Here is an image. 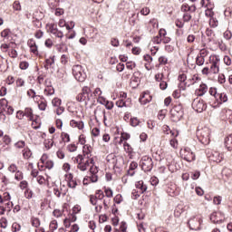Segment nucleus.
Segmentation results:
<instances>
[{"mask_svg": "<svg viewBox=\"0 0 232 232\" xmlns=\"http://www.w3.org/2000/svg\"><path fill=\"white\" fill-rule=\"evenodd\" d=\"M63 188H66V186L62 185L60 188L57 186L53 187V195H55V197H57V198H61V195L63 197H66V193H67L68 189L63 190Z\"/></svg>", "mask_w": 232, "mask_h": 232, "instance_id": "obj_13", "label": "nucleus"}, {"mask_svg": "<svg viewBox=\"0 0 232 232\" xmlns=\"http://www.w3.org/2000/svg\"><path fill=\"white\" fill-rule=\"evenodd\" d=\"M79 184H81V180L75 179H72V181H70L69 183H67V186L71 189H75V188H77V186H79Z\"/></svg>", "mask_w": 232, "mask_h": 232, "instance_id": "obj_36", "label": "nucleus"}, {"mask_svg": "<svg viewBox=\"0 0 232 232\" xmlns=\"http://www.w3.org/2000/svg\"><path fill=\"white\" fill-rule=\"evenodd\" d=\"M92 151H93V148H92L90 145H84L82 150V157H85V159H93L92 158Z\"/></svg>", "mask_w": 232, "mask_h": 232, "instance_id": "obj_19", "label": "nucleus"}, {"mask_svg": "<svg viewBox=\"0 0 232 232\" xmlns=\"http://www.w3.org/2000/svg\"><path fill=\"white\" fill-rule=\"evenodd\" d=\"M29 66H30V63L26 61H23L19 64V67H20L21 70H28Z\"/></svg>", "mask_w": 232, "mask_h": 232, "instance_id": "obj_57", "label": "nucleus"}, {"mask_svg": "<svg viewBox=\"0 0 232 232\" xmlns=\"http://www.w3.org/2000/svg\"><path fill=\"white\" fill-rule=\"evenodd\" d=\"M67 150L70 151V153H73L77 151V145H75L74 143L69 144L67 146Z\"/></svg>", "mask_w": 232, "mask_h": 232, "instance_id": "obj_59", "label": "nucleus"}, {"mask_svg": "<svg viewBox=\"0 0 232 232\" xmlns=\"http://www.w3.org/2000/svg\"><path fill=\"white\" fill-rule=\"evenodd\" d=\"M72 160L74 164H77V169H80V171H86V169L90 168V165L94 162L93 159L85 158L82 154L72 158Z\"/></svg>", "mask_w": 232, "mask_h": 232, "instance_id": "obj_2", "label": "nucleus"}, {"mask_svg": "<svg viewBox=\"0 0 232 232\" xmlns=\"http://www.w3.org/2000/svg\"><path fill=\"white\" fill-rule=\"evenodd\" d=\"M224 144L228 151H232V134H229L225 138Z\"/></svg>", "mask_w": 232, "mask_h": 232, "instance_id": "obj_21", "label": "nucleus"}, {"mask_svg": "<svg viewBox=\"0 0 232 232\" xmlns=\"http://www.w3.org/2000/svg\"><path fill=\"white\" fill-rule=\"evenodd\" d=\"M15 180H23V171L17 170L14 175Z\"/></svg>", "mask_w": 232, "mask_h": 232, "instance_id": "obj_62", "label": "nucleus"}, {"mask_svg": "<svg viewBox=\"0 0 232 232\" xmlns=\"http://www.w3.org/2000/svg\"><path fill=\"white\" fill-rule=\"evenodd\" d=\"M107 160L110 162L111 160V163L113 164L114 168L117 166V157H115L114 154H110L107 156Z\"/></svg>", "mask_w": 232, "mask_h": 232, "instance_id": "obj_44", "label": "nucleus"}, {"mask_svg": "<svg viewBox=\"0 0 232 232\" xmlns=\"http://www.w3.org/2000/svg\"><path fill=\"white\" fill-rule=\"evenodd\" d=\"M208 93L209 95H211V97H214V99H217V96L218 95V92H217V88L215 87H211L208 90Z\"/></svg>", "mask_w": 232, "mask_h": 232, "instance_id": "obj_50", "label": "nucleus"}, {"mask_svg": "<svg viewBox=\"0 0 232 232\" xmlns=\"http://www.w3.org/2000/svg\"><path fill=\"white\" fill-rule=\"evenodd\" d=\"M136 168H139V164L136 161H132L130 164L129 170H128V175H130V177H133L135 175Z\"/></svg>", "mask_w": 232, "mask_h": 232, "instance_id": "obj_25", "label": "nucleus"}, {"mask_svg": "<svg viewBox=\"0 0 232 232\" xmlns=\"http://www.w3.org/2000/svg\"><path fill=\"white\" fill-rule=\"evenodd\" d=\"M158 61L160 66H166L168 64V57L166 56H160Z\"/></svg>", "mask_w": 232, "mask_h": 232, "instance_id": "obj_43", "label": "nucleus"}, {"mask_svg": "<svg viewBox=\"0 0 232 232\" xmlns=\"http://www.w3.org/2000/svg\"><path fill=\"white\" fill-rule=\"evenodd\" d=\"M24 115V117H27L29 121H34V110H32V108H25Z\"/></svg>", "mask_w": 232, "mask_h": 232, "instance_id": "obj_30", "label": "nucleus"}, {"mask_svg": "<svg viewBox=\"0 0 232 232\" xmlns=\"http://www.w3.org/2000/svg\"><path fill=\"white\" fill-rule=\"evenodd\" d=\"M12 231L14 232L21 231V225H19L18 223H13Z\"/></svg>", "mask_w": 232, "mask_h": 232, "instance_id": "obj_64", "label": "nucleus"}, {"mask_svg": "<svg viewBox=\"0 0 232 232\" xmlns=\"http://www.w3.org/2000/svg\"><path fill=\"white\" fill-rule=\"evenodd\" d=\"M200 5L203 8H208L209 10H213V8H215V5L211 3V0H201Z\"/></svg>", "mask_w": 232, "mask_h": 232, "instance_id": "obj_27", "label": "nucleus"}, {"mask_svg": "<svg viewBox=\"0 0 232 232\" xmlns=\"http://www.w3.org/2000/svg\"><path fill=\"white\" fill-rule=\"evenodd\" d=\"M62 102H63V101H61V99H59V98H53L52 101V104H53V106H54V108L61 106Z\"/></svg>", "mask_w": 232, "mask_h": 232, "instance_id": "obj_52", "label": "nucleus"}, {"mask_svg": "<svg viewBox=\"0 0 232 232\" xmlns=\"http://www.w3.org/2000/svg\"><path fill=\"white\" fill-rule=\"evenodd\" d=\"M63 142H70V134L66 132H62L61 134Z\"/></svg>", "mask_w": 232, "mask_h": 232, "instance_id": "obj_56", "label": "nucleus"}, {"mask_svg": "<svg viewBox=\"0 0 232 232\" xmlns=\"http://www.w3.org/2000/svg\"><path fill=\"white\" fill-rule=\"evenodd\" d=\"M92 97H93V94H92V89L85 86L82 88V92L76 96V101H78V102H85V104H87L88 102L92 100Z\"/></svg>", "mask_w": 232, "mask_h": 232, "instance_id": "obj_3", "label": "nucleus"}, {"mask_svg": "<svg viewBox=\"0 0 232 232\" xmlns=\"http://www.w3.org/2000/svg\"><path fill=\"white\" fill-rule=\"evenodd\" d=\"M44 167L46 168V169H52L53 168V161L50 160H46L44 163Z\"/></svg>", "mask_w": 232, "mask_h": 232, "instance_id": "obj_63", "label": "nucleus"}, {"mask_svg": "<svg viewBox=\"0 0 232 232\" xmlns=\"http://www.w3.org/2000/svg\"><path fill=\"white\" fill-rule=\"evenodd\" d=\"M221 117H223V119H231L232 110L227 108L222 109Z\"/></svg>", "mask_w": 232, "mask_h": 232, "instance_id": "obj_28", "label": "nucleus"}, {"mask_svg": "<svg viewBox=\"0 0 232 232\" xmlns=\"http://www.w3.org/2000/svg\"><path fill=\"white\" fill-rule=\"evenodd\" d=\"M216 101L218 102V104H224V102H227V94H226V92L218 93Z\"/></svg>", "mask_w": 232, "mask_h": 232, "instance_id": "obj_20", "label": "nucleus"}, {"mask_svg": "<svg viewBox=\"0 0 232 232\" xmlns=\"http://www.w3.org/2000/svg\"><path fill=\"white\" fill-rule=\"evenodd\" d=\"M46 106H48V105H47L46 102H44V101H41L38 103V108H39V110H41V111H44V110H46Z\"/></svg>", "mask_w": 232, "mask_h": 232, "instance_id": "obj_61", "label": "nucleus"}, {"mask_svg": "<svg viewBox=\"0 0 232 232\" xmlns=\"http://www.w3.org/2000/svg\"><path fill=\"white\" fill-rule=\"evenodd\" d=\"M198 97H204L208 93V85L206 83H201L198 89L196 91Z\"/></svg>", "mask_w": 232, "mask_h": 232, "instance_id": "obj_17", "label": "nucleus"}, {"mask_svg": "<svg viewBox=\"0 0 232 232\" xmlns=\"http://www.w3.org/2000/svg\"><path fill=\"white\" fill-rule=\"evenodd\" d=\"M53 64H55V56H50L49 58H47V59L45 60V64H44L45 70H49L50 67H51Z\"/></svg>", "mask_w": 232, "mask_h": 232, "instance_id": "obj_29", "label": "nucleus"}, {"mask_svg": "<svg viewBox=\"0 0 232 232\" xmlns=\"http://www.w3.org/2000/svg\"><path fill=\"white\" fill-rule=\"evenodd\" d=\"M90 202L92 206H96L95 207L96 213H101L102 211V204L99 203L95 195L90 196Z\"/></svg>", "mask_w": 232, "mask_h": 232, "instance_id": "obj_14", "label": "nucleus"}, {"mask_svg": "<svg viewBox=\"0 0 232 232\" xmlns=\"http://www.w3.org/2000/svg\"><path fill=\"white\" fill-rule=\"evenodd\" d=\"M209 159L213 162H217V164H220V162H222V155H220L218 152L212 153V155L209 156Z\"/></svg>", "mask_w": 232, "mask_h": 232, "instance_id": "obj_23", "label": "nucleus"}, {"mask_svg": "<svg viewBox=\"0 0 232 232\" xmlns=\"http://www.w3.org/2000/svg\"><path fill=\"white\" fill-rule=\"evenodd\" d=\"M130 137H131V136L130 135V133H127V132L121 133V140H120V144H121V142H122L123 140H130Z\"/></svg>", "mask_w": 232, "mask_h": 232, "instance_id": "obj_55", "label": "nucleus"}, {"mask_svg": "<svg viewBox=\"0 0 232 232\" xmlns=\"http://www.w3.org/2000/svg\"><path fill=\"white\" fill-rule=\"evenodd\" d=\"M209 26H211V28H217V26H218V20L215 17L210 18Z\"/></svg>", "mask_w": 232, "mask_h": 232, "instance_id": "obj_47", "label": "nucleus"}, {"mask_svg": "<svg viewBox=\"0 0 232 232\" xmlns=\"http://www.w3.org/2000/svg\"><path fill=\"white\" fill-rule=\"evenodd\" d=\"M151 94H150V91H146L142 92V94L140 97V104H148V102H151Z\"/></svg>", "mask_w": 232, "mask_h": 232, "instance_id": "obj_15", "label": "nucleus"}, {"mask_svg": "<svg viewBox=\"0 0 232 232\" xmlns=\"http://www.w3.org/2000/svg\"><path fill=\"white\" fill-rule=\"evenodd\" d=\"M181 158L187 162H193L195 160V153L189 149V147H185L180 150Z\"/></svg>", "mask_w": 232, "mask_h": 232, "instance_id": "obj_8", "label": "nucleus"}, {"mask_svg": "<svg viewBox=\"0 0 232 232\" xmlns=\"http://www.w3.org/2000/svg\"><path fill=\"white\" fill-rule=\"evenodd\" d=\"M104 193L107 198H111L113 197V190L110 188L104 187Z\"/></svg>", "mask_w": 232, "mask_h": 232, "instance_id": "obj_42", "label": "nucleus"}, {"mask_svg": "<svg viewBox=\"0 0 232 232\" xmlns=\"http://www.w3.org/2000/svg\"><path fill=\"white\" fill-rule=\"evenodd\" d=\"M208 54H209V52L208 50L202 49V50H200V52L198 54V56L201 57L202 59H206Z\"/></svg>", "mask_w": 232, "mask_h": 232, "instance_id": "obj_49", "label": "nucleus"}, {"mask_svg": "<svg viewBox=\"0 0 232 232\" xmlns=\"http://www.w3.org/2000/svg\"><path fill=\"white\" fill-rule=\"evenodd\" d=\"M170 115H171V120L173 122H179L182 117H184V111L182 110V105H175L171 110H170Z\"/></svg>", "mask_w": 232, "mask_h": 232, "instance_id": "obj_6", "label": "nucleus"}, {"mask_svg": "<svg viewBox=\"0 0 232 232\" xmlns=\"http://www.w3.org/2000/svg\"><path fill=\"white\" fill-rule=\"evenodd\" d=\"M196 135L198 137V141L204 146H208L209 142H211V129L208 127L198 128Z\"/></svg>", "mask_w": 232, "mask_h": 232, "instance_id": "obj_1", "label": "nucleus"}, {"mask_svg": "<svg viewBox=\"0 0 232 232\" xmlns=\"http://www.w3.org/2000/svg\"><path fill=\"white\" fill-rule=\"evenodd\" d=\"M7 169H8V171H10V173H16L17 165H15V163H12L11 165H9Z\"/></svg>", "mask_w": 232, "mask_h": 232, "instance_id": "obj_60", "label": "nucleus"}, {"mask_svg": "<svg viewBox=\"0 0 232 232\" xmlns=\"http://www.w3.org/2000/svg\"><path fill=\"white\" fill-rule=\"evenodd\" d=\"M27 45L30 48L31 53L34 54L35 56L39 55V47L37 46L35 40H34L33 38L29 39L27 41Z\"/></svg>", "mask_w": 232, "mask_h": 232, "instance_id": "obj_12", "label": "nucleus"}, {"mask_svg": "<svg viewBox=\"0 0 232 232\" xmlns=\"http://www.w3.org/2000/svg\"><path fill=\"white\" fill-rule=\"evenodd\" d=\"M140 124V121L138 118H130V126H133V128L139 126Z\"/></svg>", "mask_w": 232, "mask_h": 232, "instance_id": "obj_53", "label": "nucleus"}, {"mask_svg": "<svg viewBox=\"0 0 232 232\" xmlns=\"http://www.w3.org/2000/svg\"><path fill=\"white\" fill-rule=\"evenodd\" d=\"M93 164L94 162L89 166L90 173L92 175H97V173H99V169H97V166H94Z\"/></svg>", "mask_w": 232, "mask_h": 232, "instance_id": "obj_48", "label": "nucleus"}, {"mask_svg": "<svg viewBox=\"0 0 232 232\" xmlns=\"http://www.w3.org/2000/svg\"><path fill=\"white\" fill-rule=\"evenodd\" d=\"M70 126H72V128H78V130H83L84 122L83 121H77L75 120H72L70 121Z\"/></svg>", "mask_w": 232, "mask_h": 232, "instance_id": "obj_24", "label": "nucleus"}, {"mask_svg": "<svg viewBox=\"0 0 232 232\" xmlns=\"http://www.w3.org/2000/svg\"><path fill=\"white\" fill-rule=\"evenodd\" d=\"M192 19L191 14L184 13L183 14V23H189Z\"/></svg>", "mask_w": 232, "mask_h": 232, "instance_id": "obj_51", "label": "nucleus"}, {"mask_svg": "<svg viewBox=\"0 0 232 232\" xmlns=\"http://www.w3.org/2000/svg\"><path fill=\"white\" fill-rule=\"evenodd\" d=\"M189 229L192 231H197V229L200 228V218L193 217L188 222Z\"/></svg>", "mask_w": 232, "mask_h": 232, "instance_id": "obj_11", "label": "nucleus"}, {"mask_svg": "<svg viewBox=\"0 0 232 232\" xmlns=\"http://www.w3.org/2000/svg\"><path fill=\"white\" fill-rule=\"evenodd\" d=\"M192 108L197 111L198 113H202L204 110L208 108L206 103H204V100H201L200 98H196L192 102Z\"/></svg>", "mask_w": 232, "mask_h": 232, "instance_id": "obj_10", "label": "nucleus"}, {"mask_svg": "<svg viewBox=\"0 0 232 232\" xmlns=\"http://www.w3.org/2000/svg\"><path fill=\"white\" fill-rule=\"evenodd\" d=\"M13 9L14 12H21V10H23L21 6V2H19L18 0L14 1L13 3Z\"/></svg>", "mask_w": 232, "mask_h": 232, "instance_id": "obj_38", "label": "nucleus"}, {"mask_svg": "<svg viewBox=\"0 0 232 232\" xmlns=\"http://www.w3.org/2000/svg\"><path fill=\"white\" fill-rule=\"evenodd\" d=\"M14 148H16L17 150H23V148H26V142H24V140H19L14 143Z\"/></svg>", "mask_w": 232, "mask_h": 232, "instance_id": "obj_41", "label": "nucleus"}, {"mask_svg": "<svg viewBox=\"0 0 232 232\" xmlns=\"http://www.w3.org/2000/svg\"><path fill=\"white\" fill-rule=\"evenodd\" d=\"M181 12H184V14L188 12H197V6L195 5L189 6L188 4H183L181 5Z\"/></svg>", "mask_w": 232, "mask_h": 232, "instance_id": "obj_22", "label": "nucleus"}, {"mask_svg": "<svg viewBox=\"0 0 232 232\" xmlns=\"http://www.w3.org/2000/svg\"><path fill=\"white\" fill-rule=\"evenodd\" d=\"M46 27L48 28V32H50V34H53L57 30V24H47Z\"/></svg>", "mask_w": 232, "mask_h": 232, "instance_id": "obj_46", "label": "nucleus"}, {"mask_svg": "<svg viewBox=\"0 0 232 232\" xmlns=\"http://www.w3.org/2000/svg\"><path fill=\"white\" fill-rule=\"evenodd\" d=\"M44 93V95H46V97H51V95H53V93H55V89H53L52 86H47L45 87Z\"/></svg>", "mask_w": 232, "mask_h": 232, "instance_id": "obj_37", "label": "nucleus"}, {"mask_svg": "<svg viewBox=\"0 0 232 232\" xmlns=\"http://www.w3.org/2000/svg\"><path fill=\"white\" fill-rule=\"evenodd\" d=\"M201 81L200 77H198V74H194L191 76V78L188 79L185 83H179V90H186L187 88H189V86H193V84H197Z\"/></svg>", "mask_w": 232, "mask_h": 232, "instance_id": "obj_9", "label": "nucleus"}, {"mask_svg": "<svg viewBox=\"0 0 232 232\" xmlns=\"http://www.w3.org/2000/svg\"><path fill=\"white\" fill-rule=\"evenodd\" d=\"M22 155L23 158L25 160H28L31 157H32V150H30V148L25 147L23 150H22Z\"/></svg>", "mask_w": 232, "mask_h": 232, "instance_id": "obj_31", "label": "nucleus"}, {"mask_svg": "<svg viewBox=\"0 0 232 232\" xmlns=\"http://www.w3.org/2000/svg\"><path fill=\"white\" fill-rule=\"evenodd\" d=\"M94 197H96V200H98V202H100L101 200H104L106 199V196L104 195V192L101 189L97 190L95 192Z\"/></svg>", "mask_w": 232, "mask_h": 232, "instance_id": "obj_35", "label": "nucleus"}, {"mask_svg": "<svg viewBox=\"0 0 232 232\" xmlns=\"http://www.w3.org/2000/svg\"><path fill=\"white\" fill-rule=\"evenodd\" d=\"M8 108V101L6 99L3 98L0 100V115Z\"/></svg>", "mask_w": 232, "mask_h": 232, "instance_id": "obj_34", "label": "nucleus"}, {"mask_svg": "<svg viewBox=\"0 0 232 232\" xmlns=\"http://www.w3.org/2000/svg\"><path fill=\"white\" fill-rule=\"evenodd\" d=\"M123 148H124L126 153H129V155H131V153H133V148H131V145H130V143L125 141L123 143Z\"/></svg>", "mask_w": 232, "mask_h": 232, "instance_id": "obj_39", "label": "nucleus"}, {"mask_svg": "<svg viewBox=\"0 0 232 232\" xmlns=\"http://www.w3.org/2000/svg\"><path fill=\"white\" fill-rule=\"evenodd\" d=\"M135 188L138 191H140V193H146V191H148V186L144 184L143 180L137 181L135 183Z\"/></svg>", "mask_w": 232, "mask_h": 232, "instance_id": "obj_18", "label": "nucleus"}, {"mask_svg": "<svg viewBox=\"0 0 232 232\" xmlns=\"http://www.w3.org/2000/svg\"><path fill=\"white\" fill-rule=\"evenodd\" d=\"M53 139H55V134L53 136L52 139L44 140V144L47 150H52V148H53V144H55Z\"/></svg>", "mask_w": 232, "mask_h": 232, "instance_id": "obj_26", "label": "nucleus"}, {"mask_svg": "<svg viewBox=\"0 0 232 232\" xmlns=\"http://www.w3.org/2000/svg\"><path fill=\"white\" fill-rule=\"evenodd\" d=\"M24 197L25 198H32V197H34V191H32V189L30 188H26L25 191H24Z\"/></svg>", "mask_w": 232, "mask_h": 232, "instance_id": "obj_58", "label": "nucleus"}, {"mask_svg": "<svg viewBox=\"0 0 232 232\" xmlns=\"http://www.w3.org/2000/svg\"><path fill=\"white\" fill-rule=\"evenodd\" d=\"M119 8L121 10H124V12H130V8H131V5H130V2L123 1L120 4Z\"/></svg>", "mask_w": 232, "mask_h": 232, "instance_id": "obj_33", "label": "nucleus"}, {"mask_svg": "<svg viewBox=\"0 0 232 232\" xmlns=\"http://www.w3.org/2000/svg\"><path fill=\"white\" fill-rule=\"evenodd\" d=\"M51 34L54 35V37H57L58 39H63V37H64V34L63 33V31H60L58 28L53 33H51Z\"/></svg>", "mask_w": 232, "mask_h": 232, "instance_id": "obj_45", "label": "nucleus"}, {"mask_svg": "<svg viewBox=\"0 0 232 232\" xmlns=\"http://www.w3.org/2000/svg\"><path fill=\"white\" fill-rule=\"evenodd\" d=\"M143 192H140V190L138 189H133L131 192V198L133 200H137V198H139V197H140V195H142Z\"/></svg>", "mask_w": 232, "mask_h": 232, "instance_id": "obj_40", "label": "nucleus"}, {"mask_svg": "<svg viewBox=\"0 0 232 232\" xmlns=\"http://www.w3.org/2000/svg\"><path fill=\"white\" fill-rule=\"evenodd\" d=\"M72 75L79 82H84L86 81V72H84L82 65L72 66Z\"/></svg>", "mask_w": 232, "mask_h": 232, "instance_id": "obj_5", "label": "nucleus"}, {"mask_svg": "<svg viewBox=\"0 0 232 232\" xmlns=\"http://www.w3.org/2000/svg\"><path fill=\"white\" fill-rule=\"evenodd\" d=\"M220 217H222V214L220 212H213L210 215V220L214 224H222V222H224V220L222 218H220Z\"/></svg>", "mask_w": 232, "mask_h": 232, "instance_id": "obj_16", "label": "nucleus"}, {"mask_svg": "<svg viewBox=\"0 0 232 232\" xmlns=\"http://www.w3.org/2000/svg\"><path fill=\"white\" fill-rule=\"evenodd\" d=\"M27 95H28L29 97H31L32 99H34V101L35 102H37L39 97H40V99H44V96L36 95V94H35V91H34V89L29 90V91L27 92Z\"/></svg>", "mask_w": 232, "mask_h": 232, "instance_id": "obj_32", "label": "nucleus"}, {"mask_svg": "<svg viewBox=\"0 0 232 232\" xmlns=\"http://www.w3.org/2000/svg\"><path fill=\"white\" fill-rule=\"evenodd\" d=\"M142 171L148 172L153 169V160L151 157L143 156L140 161Z\"/></svg>", "mask_w": 232, "mask_h": 232, "instance_id": "obj_7", "label": "nucleus"}, {"mask_svg": "<svg viewBox=\"0 0 232 232\" xmlns=\"http://www.w3.org/2000/svg\"><path fill=\"white\" fill-rule=\"evenodd\" d=\"M205 63H206V59L201 58L200 56H197V58H196V64L198 66H204Z\"/></svg>", "mask_w": 232, "mask_h": 232, "instance_id": "obj_54", "label": "nucleus"}, {"mask_svg": "<svg viewBox=\"0 0 232 232\" xmlns=\"http://www.w3.org/2000/svg\"><path fill=\"white\" fill-rule=\"evenodd\" d=\"M209 63L211 73L217 74L220 72V56L217 54H212L209 56Z\"/></svg>", "mask_w": 232, "mask_h": 232, "instance_id": "obj_4", "label": "nucleus"}]
</instances>
